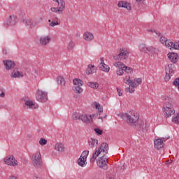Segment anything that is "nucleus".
I'll use <instances>...</instances> for the list:
<instances>
[{
	"label": "nucleus",
	"mask_w": 179,
	"mask_h": 179,
	"mask_svg": "<svg viewBox=\"0 0 179 179\" xmlns=\"http://www.w3.org/2000/svg\"><path fill=\"white\" fill-rule=\"evenodd\" d=\"M124 117L127 124H134L137 129H145V123H143V122H141L139 126H136V124H138V121H139V114L135 112V110H131L127 112L124 114Z\"/></svg>",
	"instance_id": "1"
},
{
	"label": "nucleus",
	"mask_w": 179,
	"mask_h": 179,
	"mask_svg": "<svg viewBox=\"0 0 179 179\" xmlns=\"http://www.w3.org/2000/svg\"><path fill=\"white\" fill-rule=\"evenodd\" d=\"M95 108L98 110L97 114H92L91 115H87L86 114H83L80 115V120L85 124H90L93 121V118L94 117H97L98 115H101L103 113V108L100 106V103L95 102Z\"/></svg>",
	"instance_id": "2"
},
{
	"label": "nucleus",
	"mask_w": 179,
	"mask_h": 179,
	"mask_svg": "<svg viewBox=\"0 0 179 179\" xmlns=\"http://www.w3.org/2000/svg\"><path fill=\"white\" fill-rule=\"evenodd\" d=\"M103 152V156L104 155H107L108 153V144L107 143H102L101 145L95 150L93 153L92 158L90 159V162L92 163L96 162V159L99 157V155Z\"/></svg>",
	"instance_id": "3"
},
{
	"label": "nucleus",
	"mask_w": 179,
	"mask_h": 179,
	"mask_svg": "<svg viewBox=\"0 0 179 179\" xmlns=\"http://www.w3.org/2000/svg\"><path fill=\"white\" fill-rule=\"evenodd\" d=\"M24 23H25L26 26L33 29V27H36L43 22V17H38L34 18V20H24Z\"/></svg>",
	"instance_id": "4"
},
{
	"label": "nucleus",
	"mask_w": 179,
	"mask_h": 179,
	"mask_svg": "<svg viewBox=\"0 0 179 179\" xmlns=\"http://www.w3.org/2000/svg\"><path fill=\"white\" fill-rule=\"evenodd\" d=\"M129 57V52L125 48H122L119 51V54L113 56V59L115 61H124V59H127Z\"/></svg>",
	"instance_id": "5"
},
{
	"label": "nucleus",
	"mask_w": 179,
	"mask_h": 179,
	"mask_svg": "<svg viewBox=\"0 0 179 179\" xmlns=\"http://www.w3.org/2000/svg\"><path fill=\"white\" fill-rule=\"evenodd\" d=\"M73 83L74 85V87H73V90L75 93H77V94H80L83 92V89L80 87V86H83V81H82L80 79H73Z\"/></svg>",
	"instance_id": "6"
},
{
	"label": "nucleus",
	"mask_w": 179,
	"mask_h": 179,
	"mask_svg": "<svg viewBox=\"0 0 179 179\" xmlns=\"http://www.w3.org/2000/svg\"><path fill=\"white\" fill-rule=\"evenodd\" d=\"M174 65L172 64H168L167 66L165 68L166 76L164 78L165 82H169L170 79H171V76L174 75Z\"/></svg>",
	"instance_id": "7"
},
{
	"label": "nucleus",
	"mask_w": 179,
	"mask_h": 179,
	"mask_svg": "<svg viewBox=\"0 0 179 179\" xmlns=\"http://www.w3.org/2000/svg\"><path fill=\"white\" fill-rule=\"evenodd\" d=\"M36 99L37 101H40V103H45V101L48 100L47 92L38 90L36 93Z\"/></svg>",
	"instance_id": "8"
},
{
	"label": "nucleus",
	"mask_w": 179,
	"mask_h": 179,
	"mask_svg": "<svg viewBox=\"0 0 179 179\" xmlns=\"http://www.w3.org/2000/svg\"><path fill=\"white\" fill-rule=\"evenodd\" d=\"M33 164L35 167H41L43 166V161L41 159V154L37 152L32 156Z\"/></svg>",
	"instance_id": "9"
},
{
	"label": "nucleus",
	"mask_w": 179,
	"mask_h": 179,
	"mask_svg": "<svg viewBox=\"0 0 179 179\" xmlns=\"http://www.w3.org/2000/svg\"><path fill=\"white\" fill-rule=\"evenodd\" d=\"M170 136H168L167 138L163 137L162 138H157L154 141V146L155 149H157V150H159V149H163L164 148V142L167 141V139H169Z\"/></svg>",
	"instance_id": "10"
},
{
	"label": "nucleus",
	"mask_w": 179,
	"mask_h": 179,
	"mask_svg": "<svg viewBox=\"0 0 179 179\" xmlns=\"http://www.w3.org/2000/svg\"><path fill=\"white\" fill-rule=\"evenodd\" d=\"M4 163L7 166H11L12 167H16L17 166V160L13 155H8L4 158Z\"/></svg>",
	"instance_id": "11"
},
{
	"label": "nucleus",
	"mask_w": 179,
	"mask_h": 179,
	"mask_svg": "<svg viewBox=\"0 0 179 179\" xmlns=\"http://www.w3.org/2000/svg\"><path fill=\"white\" fill-rule=\"evenodd\" d=\"M96 163L97 166L100 169H103V170H107V169H108V166H107V158H105L104 155L99 157Z\"/></svg>",
	"instance_id": "12"
},
{
	"label": "nucleus",
	"mask_w": 179,
	"mask_h": 179,
	"mask_svg": "<svg viewBox=\"0 0 179 179\" xmlns=\"http://www.w3.org/2000/svg\"><path fill=\"white\" fill-rule=\"evenodd\" d=\"M173 104V99L169 97L166 98L163 105V110L166 109V111H167V110L174 109Z\"/></svg>",
	"instance_id": "13"
},
{
	"label": "nucleus",
	"mask_w": 179,
	"mask_h": 179,
	"mask_svg": "<svg viewBox=\"0 0 179 179\" xmlns=\"http://www.w3.org/2000/svg\"><path fill=\"white\" fill-rule=\"evenodd\" d=\"M53 1L58 3L57 8H58L59 15H62V13H64V10H65V8L66 6L65 0H53Z\"/></svg>",
	"instance_id": "14"
},
{
	"label": "nucleus",
	"mask_w": 179,
	"mask_h": 179,
	"mask_svg": "<svg viewBox=\"0 0 179 179\" xmlns=\"http://www.w3.org/2000/svg\"><path fill=\"white\" fill-rule=\"evenodd\" d=\"M114 66H119L120 68H123V71L124 72H126V73H132L134 72L132 68L125 66V64H124V63L121 62H115L114 64Z\"/></svg>",
	"instance_id": "15"
},
{
	"label": "nucleus",
	"mask_w": 179,
	"mask_h": 179,
	"mask_svg": "<svg viewBox=\"0 0 179 179\" xmlns=\"http://www.w3.org/2000/svg\"><path fill=\"white\" fill-rule=\"evenodd\" d=\"M17 23V17L16 15H10L8 20L4 22V26H15Z\"/></svg>",
	"instance_id": "16"
},
{
	"label": "nucleus",
	"mask_w": 179,
	"mask_h": 179,
	"mask_svg": "<svg viewBox=\"0 0 179 179\" xmlns=\"http://www.w3.org/2000/svg\"><path fill=\"white\" fill-rule=\"evenodd\" d=\"M39 41L41 45H47L48 44H50V42L51 41V36H41Z\"/></svg>",
	"instance_id": "17"
},
{
	"label": "nucleus",
	"mask_w": 179,
	"mask_h": 179,
	"mask_svg": "<svg viewBox=\"0 0 179 179\" xmlns=\"http://www.w3.org/2000/svg\"><path fill=\"white\" fill-rule=\"evenodd\" d=\"M167 55L169 61H171L172 64H177L179 58L178 54L172 52V53H168Z\"/></svg>",
	"instance_id": "18"
},
{
	"label": "nucleus",
	"mask_w": 179,
	"mask_h": 179,
	"mask_svg": "<svg viewBox=\"0 0 179 179\" xmlns=\"http://www.w3.org/2000/svg\"><path fill=\"white\" fill-rule=\"evenodd\" d=\"M3 65L6 66V69L7 71H9L10 69H12L13 68H15V62L12 60H4L3 61Z\"/></svg>",
	"instance_id": "19"
},
{
	"label": "nucleus",
	"mask_w": 179,
	"mask_h": 179,
	"mask_svg": "<svg viewBox=\"0 0 179 179\" xmlns=\"http://www.w3.org/2000/svg\"><path fill=\"white\" fill-rule=\"evenodd\" d=\"M117 6L118 8H125V9H127V10H131V9H132L131 3L124 1H119Z\"/></svg>",
	"instance_id": "20"
},
{
	"label": "nucleus",
	"mask_w": 179,
	"mask_h": 179,
	"mask_svg": "<svg viewBox=\"0 0 179 179\" xmlns=\"http://www.w3.org/2000/svg\"><path fill=\"white\" fill-rule=\"evenodd\" d=\"M99 69L103 72H110V66L104 64V59H101V63L99 64Z\"/></svg>",
	"instance_id": "21"
},
{
	"label": "nucleus",
	"mask_w": 179,
	"mask_h": 179,
	"mask_svg": "<svg viewBox=\"0 0 179 179\" xmlns=\"http://www.w3.org/2000/svg\"><path fill=\"white\" fill-rule=\"evenodd\" d=\"M99 145V141L96 138H91L88 140V146L91 149H94Z\"/></svg>",
	"instance_id": "22"
},
{
	"label": "nucleus",
	"mask_w": 179,
	"mask_h": 179,
	"mask_svg": "<svg viewBox=\"0 0 179 179\" xmlns=\"http://www.w3.org/2000/svg\"><path fill=\"white\" fill-rule=\"evenodd\" d=\"M159 41L162 44H164L166 45V47H168V48H170L171 40L167 39L165 36H161L159 38Z\"/></svg>",
	"instance_id": "23"
},
{
	"label": "nucleus",
	"mask_w": 179,
	"mask_h": 179,
	"mask_svg": "<svg viewBox=\"0 0 179 179\" xmlns=\"http://www.w3.org/2000/svg\"><path fill=\"white\" fill-rule=\"evenodd\" d=\"M96 71H97V68L94 65L89 64L86 69V73L92 75V73H95Z\"/></svg>",
	"instance_id": "24"
},
{
	"label": "nucleus",
	"mask_w": 179,
	"mask_h": 179,
	"mask_svg": "<svg viewBox=\"0 0 179 179\" xmlns=\"http://www.w3.org/2000/svg\"><path fill=\"white\" fill-rule=\"evenodd\" d=\"M163 109V111L164 113V115L166 118H170L171 115H174L176 114V110L174 109Z\"/></svg>",
	"instance_id": "25"
},
{
	"label": "nucleus",
	"mask_w": 179,
	"mask_h": 179,
	"mask_svg": "<svg viewBox=\"0 0 179 179\" xmlns=\"http://www.w3.org/2000/svg\"><path fill=\"white\" fill-rule=\"evenodd\" d=\"M55 149L57 152H65V145L62 143H57L55 145Z\"/></svg>",
	"instance_id": "26"
},
{
	"label": "nucleus",
	"mask_w": 179,
	"mask_h": 179,
	"mask_svg": "<svg viewBox=\"0 0 179 179\" xmlns=\"http://www.w3.org/2000/svg\"><path fill=\"white\" fill-rule=\"evenodd\" d=\"M83 38L85 41H92V40L94 38V36H93V34L90 32H85L83 34Z\"/></svg>",
	"instance_id": "27"
},
{
	"label": "nucleus",
	"mask_w": 179,
	"mask_h": 179,
	"mask_svg": "<svg viewBox=\"0 0 179 179\" xmlns=\"http://www.w3.org/2000/svg\"><path fill=\"white\" fill-rule=\"evenodd\" d=\"M25 106H27V108H38V105L33 103L31 101H26Z\"/></svg>",
	"instance_id": "28"
},
{
	"label": "nucleus",
	"mask_w": 179,
	"mask_h": 179,
	"mask_svg": "<svg viewBox=\"0 0 179 179\" xmlns=\"http://www.w3.org/2000/svg\"><path fill=\"white\" fill-rule=\"evenodd\" d=\"M12 78H23V73H20L18 71L13 70L11 73Z\"/></svg>",
	"instance_id": "29"
},
{
	"label": "nucleus",
	"mask_w": 179,
	"mask_h": 179,
	"mask_svg": "<svg viewBox=\"0 0 179 179\" xmlns=\"http://www.w3.org/2000/svg\"><path fill=\"white\" fill-rule=\"evenodd\" d=\"M141 83H142V78H135L131 81L133 87H138V85H141Z\"/></svg>",
	"instance_id": "30"
},
{
	"label": "nucleus",
	"mask_w": 179,
	"mask_h": 179,
	"mask_svg": "<svg viewBox=\"0 0 179 179\" xmlns=\"http://www.w3.org/2000/svg\"><path fill=\"white\" fill-rule=\"evenodd\" d=\"M139 50L141 52H145V54H148L149 52V47H146L145 44H141L139 45Z\"/></svg>",
	"instance_id": "31"
},
{
	"label": "nucleus",
	"mask_w": 179,
	"mask_h": 179,
	"mask_svg": "<svg viewBox=\"0 0 179 179\" xmlns=\"http://www.w3.org/2000/svg\"><path fill=\"white\" fill-rule=\"evenodd\" d=\"M78 164L81 167H85V166H86V159L83 158V157H80L78 159Z\"/></svg>",
	"instance_id": "32"
},
{
	"label": "nucleus",
	"mask_w": 179,
	"mask_h": 179,
	"mask_svg": "<svg viewBox=\"0 0 179 179\" xmlns=\"http://www.w3.org/2000/svg\"><path fill=\"white\" fill-rule=\"evenodd\" d=\"M148 52L153 55L154 54H157V52H159V49L154 48L153 46H150L148 47Z\"/></svg>",
	"instance_id": "33"
},
{
	"label": "nucleus",
	"mask_w": 179,
	"mask_h": 179,
	"mask_svg": "<svg viewBox=\"0 0 179 179\" xmlns=\"http://www.w3.org/2000/svg\"><path fill=\"white\" fill-rule=\"evenodd\" d=\"M169 48L170 50H171V48H173L174 50H179V41H176L175 43L171 41Z\"/></svg>",
	"instance_id": "34"
},
{
	"label": "nucleus",
	"mask_w": 179,
	"mask_h": 179,
	"mask_svg": "<svg viewBox=\"0 0 179 179\" xmlns=\"http://www.w3.org/2000/svg\"><path fill=\"white\" fill-rule=\"evenodd\" d=\"M57 83L60 85V86L65 85V79L62 76L57 77Z\"/></svg>",
	"instance_id": "35"
},
{
	"label": "nucleus",
	"mask_w": 179,
	"mask_h": 179,
	"mask_svg": "<svg viewBox=\"0 0 179 179\" xmlns=\"http://www.w3.org/2000/svg\"><path fill=\"white\" fill-rule=\"evenodd\" d=\"M87 85V86H89V87H91L92 89H97V87H99V83H97L89 82Z\"/></svg>",
	"instance_id": "36"
},
{
	"label": "nucleus",
	"mask_w": 179,
	"mask_h": 179,
	"mask_svg": "<svg viewBox=\"0 0 179 179\" xmlns=\"http://www.w3.org/2000/svg\"><path fill=\"white\" fill-rule=\"evenodd\" d=\"M124 83L126 85H129V83L132 84L133 80H131V77L129 76H127L124 80H123Z\"/></svg>",
	"instance_id": "37"
},
{
	"label": "nucleus",
	"mask_w": 179,
	"mask_h": 179,
	"mask_svg": "<svg viewBox=\"0 0 179 179\" xmlns=\"http://www.w3.org/2000/svg\"><path fill=\"white\" fill-rule=\"evenodd\" d=\"M72 118L74 121H78V120H80V115L77 112H74L72 115Z\"/></svg>",
	"instance_id": "38"
},
{
	"label": "nucleus",
	"mask_w": 179,
	"mask_h": 179,
	"mask_svg": "<svg viewBox=\"0 0 179 179\" xmlns=\"http://www.w3.org/2000/svg\"><path fill=\"white\" fill-rule=\"evenodd\" d=\"M116 68H118V69L116 71L117 75L119 76H122V75H124V68H121L120 66H116Z\"/></svg>",
	"instance_id": "39"
},
{
	"label": "nucleus",
	"mask_w": 179,
	"mask_h": 179,
	"mask_svg": "<svg viewBox=\"0 0 179 179\" xmlns=\"http://www.w3.org/2000/svg\"><path fill=\"white\" fill-rule=\"evenodd\" d=\"M135 87H133L131 84L129 85V87L126 88V92L129 93H134V92H135Z\"/></svg>",
	"instance_id": "40"
},
{
	"label": "nucleus",
	"mask_w": 179,
	"mask_h": 179,
	"mask_svg": "<svg viewBox=\"0 0 179 179\" xmlns=\"http://www.w3.org/2000/svg\"><path fill=\"white\" fill-rule=\"evenodd\" d=\"M67 48L70 51H72V50H73V48H75V43L73 41L69 42Z\"/></svg>",
	"instance_id": "41"
},
{
	"label": "nucleus",
	"mask_w": 179,
	"mask_h": 179,
	"mask_svg": "<svg viewBox=\"0 0 179 179\" xmlns=\"http://www.w3.org/2000/svg\"><path fill=\"white\" fill-rule=\"evenodd\" d=\"M148 31H150V33H155L157 37H162V34L159 31H157V30L148 29Z\"/></svg>",
	"instance_id": "42"
},
{
	"label": "nucleus",
	"mask_w": 179,
	"mask_h": 179,
	"mask_svg": "<svg viewBox=\"0 0 179 179\" xmlns=\"http://www.w3.org/2000/svg\"><path fill=\"white\" fill-rule=\"evenodd\" d=\"M87 156H89V150L83 151L81 157L86 159H87Z\"/></svg>",
	"instance_id": "43"
},
{
	"label": "nucleus",
	"mask_w": 179,
	"mask_h": 179,
	"mask_svg": "<svg viewBox=\"0 0 179 179\" xmlns=\"http://www.w3.org/2000/svg\"><path fill=\"white\" fill-rule=\"evenodd\" d=\"M39 144L41 145V146H44V145H47V140L44 138H41L39 141Z\"/></svg>",
	"instance_id": "44"
},
{
	"label": "nucleus",
	"mask_w": 179,
	"mask_h": 179,
	"mask_svg": "<svg viewBox=\"0 0 179 179\" xmlns=\"http://www.w3.org/2000/svg\"><path fill=\"white\" fill-rule=\"evenodd\" d=\"M173 85L179 89V78H177L173 80Z\"/></svg>",
	"instance_id": "45"
},
{
	"label": "nucleus",
	"mask_w": 179,
	"mask_h": 179,
	"mask_svg": "<svg viewBox=\"0 0 179 179\" xmlns=\"http://www.w3.org/2000/svg\"><path fill=\"white\" fill-rule=\"evenodd\" d=\"M58 24H61L58 22H55V21H52L50 23V26H51V27H54V26H58Z\"/></svg>",
	"instance_id": "46"
},
{
	"label": "nucleus",
	"mask_w": 179,
	"mask_h": 179,
	"mask_svg": "<svg viewBox=\"0 0 179 179\" xmlns=\"http://www.w3.org/2000/svg\"><path fill=\"white\" fill-rule=\"evenodd\" d=\"M94 131L98 135H103V130L96 128L94 129Z\"/></svg>",
	"instance_id": "47"
},
{
	"label": "nucleus",
	"mask_w": 179,
	"mask_h": 179,
	"mask_svg": "<svg viewBox=\"0 0 179 179\" xmlns=\"http://www.w3.org/2000/svg\"><path fill=\"white\" fill-rule=\"evenodd\" d=\"M52 22H57L58 23L61 24V20L58 19V17H55V16H52L51 17Z\"/></svg>",
	"instance_id": "48"
},
{
	"label": "nucleus",
	"mask_w": 179,
	"mask_h": 179,
	"mask_svg": "<svg viewBox=\"0 0 179 179\" xmlns=\"http://www.w3.org/2000/svg\"><path fill=\"white\" fill-rule=\"evenodd\" d=\"M50 10H51V12H53V13H57H57H58V7H57V8H55V7H52V8H50Z\"/></svg>",
	"instance_id": "49"
},
{
	"label": "nucleus",
	"mask_w": 179,
	"mask_h": 179,
	"mask_svg": "<svg viewBox=\"0 0 179 179\" xmlns=\"http://www.w3.org/2000/svg\"><path fill=\"white\" fill-rule=\"evenodd\" d=\"M8 52H9V50H7L6 48H4L3 50V54H4L5 55H6Z\"/></svg>",
	"instance_id": "50"
},
{
	"label": "nucleus",
	"mask_w": 179,
	"mask_h": 179,
	"mask_svg": "<svg viewBox=\"0 0 179 179\" xmlns=\"http://www.w3.org/2000/svg\"><path fill=\"white\" fill-rule=\"evenodd\" d=\"M0 97L1 99H3L5 97V91L1 92V93L0 94Z\"/></svg>",
	"instance_id": "51"
},
{
	"label": "nucleus",
	"mask_w": 179,
	"mask_h": 179,
	"mask_svg": "<svg viewBox=\"0 0 179 179\" xmlns=\"http://www.w3.org/2000/svg\"><path fill=\"white\" fill-rule=\"evenodd\" d=\"M117 90L118 96H122V93L121 92V90L117 88Z\"/></svg>",
	"instance_id": "52"
},
{
	"label": "nucleus",
	"mask_w": 179,
	"mask_h": 179,
	"mask_svg": "<svg viewBox=\"0 0 179 179\" xmlns=\"http://www.w3.org/2000/svg\"><path fill=\"white\" fill-rule=\"evenodd\" d=\"M9 179H17V177L11 176H10Z\"/></svg>",
	"instance_id": "53"
},
{
	"label": "nucleus",
	"mask_w": 179,
	"mask_h": 179,
	"mask_svg": "<svg viewBox=\"0 0 179 179\" xmlns=\"http://www.w3.org/2000/svg\"><path fill=\"white\" fill-rule=\"evenodd\" d=\"M98 119H99V120H103V117H101V116H99V117H98Z\"/></svg>",
	"instance_id": "54"
},
{
	"label": "nucleus",
	"mask_w": 179,
	"mask_h": 179,
	"mask_svg": "<svg viewBox=\"0 0 179 179\" xmlns=\"http://www.w3.org/2000/svg\"><path fill=\"white\" fill-rule=\"evenodd\" d=\"M124 169H125L124 166L121 167L122 170H124Z\"/></svg>",
	"instance_id": "55"
},
{
	"label": "nucleus",
	"mask_w": 179,
	"mask_h": 179,
	"mask_svg": "<svg viewBox=\"0 0 179 179\" xmlns=\"http://www.w3.org/2000/svg\"><path fill=\"white\" fill-rule=\"evenodd\" d=\"M136 2H141L142 0H136Z\"/></svg>",
	"instance_id": "56"
},
{
	"label": "nucleus",
	"mask_w": 179,
	"mask_h": 179,
	"mask_svg": "<svg viewBox=\"0 0 179 179\" xmlns=\"http://www.w3.org/2000/svg\"><path fill=\"white\" fill-rule=\"evenodd\" d=\"M107 117V115H105V116L103 117V118H106Z\"/></svg>",
	"instance_id": "57"
},
{
	"label": "nucleus",
	"mask_w": 179,
	"mask_h": 179,
	"mask_svg": "<svg viewBox=\"0 0 179 179\" xmlns=\"http://www.w3.org/2000/svg\"><path fill=\"white\" fill-rule=\"evenodd\" d=\"M48 22H49L50 23H51V20H49Z\"/></svg>",
	"instance_id": "58"
},
{
	"label": "nucleus",
	"mask_w": 179,
	"mask_h": 179,
	"mask_svg": "<svg viewBox=\"0 0 179 179\" xmlns=\"http://www.w3.org/2000/svg\"><path fill=\"white\" fill-rule=\"evenodd\" d=\"M109 179H114V178H110Z\"/></svg>",
	"instance_id": "59"
},
{
	"label": "nucleus",
	"mask_w": 179,
	"mask_h": 179,
	"mask_svg": "<svg viewBox=\"0 0 179 179\" xmlns=\"http://www.w3.org/2000/svg\"><path fill=\"white\" fill-rule=\"evenodd\" d=\"M178 90H179V88H178Z\"/></svg>",
	"instance_id": "60"
}]
</instances>
